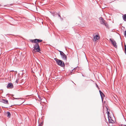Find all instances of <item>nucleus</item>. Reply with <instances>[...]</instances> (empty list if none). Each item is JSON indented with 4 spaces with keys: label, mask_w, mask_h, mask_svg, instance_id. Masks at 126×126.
<instances>
[{
    "label": "nucleus",
    "mask_w": 126,
    "mask_h": 126,
    "mask_svg": "<svg viewBox=\"0 0 126 126\" xmlns=\"http://www.w3.org/2000/svg\"><path fill=\"white\" fill-rule=\"evenodd\" d=\"M30 41L31 42L33 43H35L33 47L34 49H33V51L35 50H36V51L39 52L41 50L38 43L42 42L43 40H42L36 39L33 40H30Z\"/></svg>",
    "instance_id": "1"
},
{
    "label": "nucleus",
    "mask_w": 126,
    "mask_h": 126,
    "mask_svg": "<svg viewBox=\"0 0 126 126\" xmlns=\"http://www.w3.org/2000/svg\"><path fill=\"white\" fill-rule=\"evenodd\" d=\"M54 59L58 65L63 67L65 66L64 63L62 61L57 59V58H55Z\"/></svg>",
    "instance_id": "2"
},
{
    "label": "nucleus",
    "mask_w": 126,
    "mask_h": 126,
    "mask_svg": "<svg viewBox=\"0 0 126 126\" xmlns=\"http://www.w3.org/2000/svg\"><path fill=\"white\" fill-rule=\"evenodd\" d=\"M59 51L60 52V55L62 59L63 60L66 61L67 59L66 56L62 51Z\"/></svg>",
    "instance_id": "3"
},
{
    "label": "nucleus",
    "mask_w": 126,
    "mask_h": 126,
    "mask_svg": "<svg viewBox=\"0 0 126 126\" xmlns=\"http://www.w3.org/2000/svg\"><path fill=\"white\" fill-rule=\"evenodd\" d=\"M110 40L111 42V43L112 44L113 46L115 48H117V45H116V42L115 40L113 39L110 38Z\"/></svg>",
    "instance_id": "4"
},
{
    "label": "nucleus",
    "mask_w": 126,
    "mask_h": 126,
    "mask_svg": "<svg viewBox=\"0 0 126 126\" xmlns=\"http://www.w3.org/2000/svg\"><path fill=\"white\" fill-rule=\"evenodd\" d=\"M7 87L8 89H11L13 88L14 86L12 83H9L7 85Z\"/></svg>",
    "instance_id": "5"
},
{
    "label": "nucleus",
    "mask_w": 126,
    "mask_h": 126,
    "mask_svg": "<svg viewBox=\"0 0 126 126\" xmlns=\"http://www.w3.org/2000/svg\"><path fill=\"white\" fill-rule=\"evenodd\" d=\"M100 22L101 24L104 25V23L106 22L105 20L102 17H100L99 18Z\"/></svg>",
    "instance_id": "6"
},
{
    "label": "nucleus",
    "mask_w": 126,
    "mask_h": 126,
    "mask_svg": "<svg viewBox=\"0 0 126 126\" xmlns=\"http://www.w3.org/2000/svg\"><path fill=\"white\" fill-rule=\"evenodd\" d=\"M99 38L100 37L98 35H96L94 36L93 40V41H96L99 39Z\"/></svg>",
    "instance_id": "7"
},
{
    "label": "nucleus",
    "mask_w": 126,
    "mask_h": 126,
    "mask_svg": "<svg viewBox=\"0 0 126 126\" xmlns=\"http://www.w3.org/2000/svg\"><path fill=\"white\" fill-rule=\"evenodd\" d=\"M1 102L6 104H8V101L6 99H2Z\"/></svg>",
    "instance_id": "8"
},
{
    "label": "nucleus",
    "mask_w": 126,
    "mask_h": 126,
    "mask_svg": "<svg viewBox=\"0 0 126 126\" xmlns=\"http://www.w3.org/2000/svg\"><path fill=\"white\" fill-rule=\"evenodd\" d=\"M100 93L101 96L102 101H103V98L105 97V95L100 90L99 91Z\"/></svg>",
    "instance_id": "9"
},
{
    "label": "nucleus",
    "mask_w": 126,
    "mask_h": 126,
    "mask_svg": "<svg viewBox=\"0 0 126 126\" xmlns=\"http://www.w3.org/2000/svg\"><path fill=\"white\" fill-rule=\"evenodd\" d=\"M123 17L124 21H126V14L124 15L123 16Z\"/></svg>",
    "instance_id": "10"
},
{
    "label": "nucleus",
    "mask_w": 126,
    "mask_h": 126,
    "mask_svg": "<svg viewBox=\"0 0 126 126\" xmlns=\"http://www.w3.org/2000/svg\"><path fill=\"white\" fill-rule=\"evenodd\" d=\"M7 117L8 118L10 117L11 116V114L10 113V112L9 111H8L7 112Z\"/></svg>",
    "instance_id": "11"
},
{
    "label": "nucleus",
    "mask_w": 126,
    "mask_h": 126,
    "mask_svg": "<svg viewBox=\"0 0 126 126\" xmlns=\"http://www.w3.org/2000/svg\"><path fill=\"white\" fill-rule=\"evenodd\" d=\"M109 117L110 118H109V117H108L109 122L110 123H112V121H113V120L112 119H111V117Z\"/></svg>",
    "instance_id": "12"
},
{
    "label": "nucleus",
    "mask_w": 126,
    "mask_h": 126,
    "mask_svg": "<svg viewBox=\"0 0 126 126\" xmlns=\"http://www.w3.org/2000/svg\"><path fill=\"white\" fill-rule=\"evenodd\" d=\"M103 25H104L107 28H109V26L108 25V24L107 23V22H106Z\"/></svg>",
    "instance_id": "13"
},
{
    "label": "nucleus",
    "mask_w": 126,
    "mask_h": 126,
    "mask_svg": "<svg viewBox=\"0 0 126 126\" xmlns=\"http://www.w3.org/2000/svg\"><path fill=\"white\" fill-rule=\"evenodd\" d=\"M19 79H16V82L17 83H18V81H19Z\"/></svg>",
    "instance_id": "14"
},
{
    "label": "nucleus",
    "mask_w": 126,
    "mask_h": 126,
    "mask_svg": "<svg viewBox=\"0 0 126 126\" xmlns=\"http://www.w3.org/2000/svg\"><path fill=\"white\" fill-rule=\"evenodd\" d=\"M107 114H108V117H109V111H107Z\"/></svg>",
    "instance_id": "15"
},
{
    "label": "nucleus",
    "mask_w": 126,
    "mask_h": 126,
    "mask_svg": "<svg viewBox=\"0 0 126 126\" xmlns=\"http://www.w3.org/2000/svg\"><path fill=\"white\" fill-rule=\"evenodd\" d=\"M42 123H41L40 124H39L38 126H42Z\"/></svg>",
    "instance_id": "16"
},
{
    "label": "nucleus",
    "mask_w": 126,
    "mask_h": 126,
    "mask_svg": "<svg viewBox=\"0 0 126 126\" xmlns=\"http://www.w3.org/2000/svg\"><path fill=\"white\" fill-rule=\"evenodd\" d=\"M13 97L15 99H20V98H15L14 97Z\"/></svg>",
    "instance_id": "17"
},
{
    "label": "nucleus",
    "mask_w": 126,
    "mask_h": 126,
    "mask_svg": "<svg viewBox=\"0 0 126 126\" xmlns=\"http://www.w3.org/2000/svg\"><path fill=\"white\" fill-rule=\"evenodd\" d=\"M124 34L126 36V31H125V32Z\"/></svg>",
    "instance_id": "18"
},
{
    "label": "nucleus",
    "mask_w": 126,
    "mask_h": 126,
    "mask_svg": "<svg viewBox=\"0 0 126 126\" xmlns=\"http://www.w3.org/2000/svg\"><path fill=\"white\" fill-rule=\"evenodd\" d=\"M58 16H59V17H60V18H61V16H60V14H59V13L58 14Z\"/></svg>",
    "instance_id": "19"
},
{
    "label": "nucleus",
    "mask_w": 126,
    "mask_h": 126,
    "mask_svg": "<svg viewBox=\"0 0 126 126\" xmlns=\"http://www.w3.org/2000/svg\"><path fill=\"white\" fill-rule=\"evenodd\" d=\"M125 52L126 53V48L125 49Z\"/></svg>",
    "instance_id": "20"
},
{
    "label": "nucleus",
    "mask_w": 126,
    "mask_h": 126,
    "mask_svg": "<svg viewBox=\"0 0 126 126\" xmlns=\"http://www.w3.org/2000/svg\"><path fill=\"white\" fill-rule=\"evenodd\" d=\"M124 46H125V48H126V45L125 44V45Z\"/></svg>",
    "instance_id": "21"
},
{
    "label": "nucleus",
    "mask_w": 126,
    "mask_h": 126,
    "mask_svg": "<svg viewBox=\"0 0 126 126\" xmlns=\"http://www.w3.org/2000/svg\"><path fill=\"white\" fill-rule=\"evenodd\" d=\"M39 98L40 99V100H42V99L41 98V97H39Z\"/></svg>",
    "instance_id": "22"
},
{
    "label": "nucleus",
    "mask_w": 126,
    "mask_h": 126,
    "mask_svg": "<svg viewBox=\"0 0 126 126\" xmlns=\"http://www.w3.org/2000/svg\"><path fill=\"white\" fill-rule=\"evenodd\" d=\"M96 86L97 87H98V86L96 84Z\"/></svg>",
    "instance_id": "23"
},
{
    "label": "nucleus",
    "mask_w": 126,
    "mask_h": 126,
    "mask_svg": "<svg viewBox=\"0 0 126 126\" xmlns=\"http://www.w3.org/2000/svg\"><path fill=\"white\" fill-rule=\"evenodd\" d=\"M75 69V68H74V69H73V70H72V71H73V70H74Z\"/></svg>",
    "instance_id": "24"
}]
</instances>
